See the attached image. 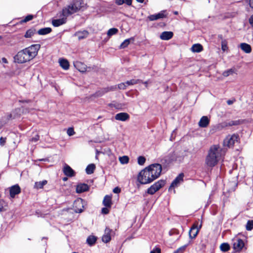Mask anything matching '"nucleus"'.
Masks as SVG:
<instances>
[{
    "instance_id": "79ce46f5",
    "label": "nucleus",
    "mask_w": 253,
    "mask_h": 253,
    "mask_svg": "<svg viewBox=\"0 0 253 253\" xmlns=\"http://www.w3.org/2000/svg\"><path fill=\"white\" fill-rule=\"evenodd\" d=\"M118 31V29L116 28H111L108 31L107 34L109 37H110L113 35H116Z\"/></svg>"
},
{
    "instance_id": "f03ea898",
    "label": "nucleus",
    "mask_w": 253,
    "mask_h": 253,
    "mask_svg": "<svg viewBox=\"0 0 253 253\" xmlns=\"http://www.w3.org/2000/svg\"><path fill=\"white\" fill-rule=\"evenodd\" d=\"M85 6L83 0H74L70 4L64 7L60 12V16H64L68 17L81 10Z\"/></svg>"
},
{
    "instance_id": "bb28decb",
    "label": "nucleus",
    "mask_w": 253,
    "mask_h": 253,
    "mask_svg": "<svg viewBox=\"0 0 253 253\" xmlns=\"http://www.w3.org/2000/svg\"><path fill=\"white\" fill-rule=\"evenodd\" d=\"M75 35L77 36L79 40L86 38L88 35V32L87 31H79L75 33Z\"/></svg>"
},
{
    "instance_id": "9b49d317",
    "label": "nucleus",
    "mask_w": 253,
    "mask_h": 253,
    "mask_svg": "<svg viewBox=\"0 0 253 253\" xmlns=\"http://www.w3.org/2000/svg\"><path fill=\"white\" fill-rule=\"evenodd\" d=\"M201 227H202V223H200L199 227H198V222L195 223L192 225V226L191 227V228L189 232V235L190 238L191 239L195 238L197 236V235L199 231V229L201 228Z\"/></svg>"
},
{
    "instance_id": "6e6552de",
    "label": "nucleus",
    "mask_w": 253,
    "mask_h": 253,
    "mask_svg": "<svg viewBox=\"0 0 253 253\" xmlns=\"http://www.w3.org/2000/svg\"><path fill=\"white\" fill-rule=\"evenodd\" d=\"M165 181L163 180H160L157 182H155L153 185H151L147 189V193L149 194L153 195L157 191H158L161 188L164 186Z\"/></svg>"
},
{
    "instance_id": "0eeeda50",
    "label": "nucleus",
    "mask_w": 253,
    "mask_h": 253,
    "mask_svg": "<svg viewBox=\"0 0 253 253\" xmlns=\"http://www.w3.org/2000/svg\"><path fill=\"white\" fill-rule=\"evenodd\" d=\"M14 59L15 62L18 63H24L30 61L24 49L19 51L14 56Z\"/></svg>"
},
{
    "instance_id": "2eb2a0df",
    "label": "nucleus",
    "mask_w": 253,
    "mask_h": 253,
    "mask_svg": "<svg viewBox=\"0 0 253 253\" xmlns=\"http://www.w3.org/2000/svg\"><path fill=\"white\" fill-rule=\"evenodd\" d=\"M59 16L60 17V18L58 19H53L52 21V24L54 27H59L66 23L67 21V17L66 16H60V12L59 13Z\"/></svg>"
},
{
    "instance_id": "774afa93",
    "label": "nucleus",
    "mask_w": 253,
    "mask_h": 253,
    "mask_svg": "<svg viewBox=\"0 0 253 253\" xmlns=\"http://www.w3.org/2000/svg\"><path fill=\"white\" fill-rule=\"evenodd\" d=\"M67 179V178L66 177H64V178H63V180H64V181H66Z\"/></svg>"
},
{
    "instance_id": "473e14b6",
    "label": "nucleus",
    "mask_w": 253,
    "mask_h": 253,
    "mask_svg": "<svg viewBox=\"0 0 253 253\" xmlns=\"http://www.w3.org/2000/svg\"><path fill=\"white\" fill-rule=\"evenodd\" d=\"M47 181L46 180H44L42 181L36 182L34 185V188L37 189H42L43 187V186L47 184Z\"/></svg>"
},
{
    "instance_id": "69168bd1",
    "label": "nucleus",
    "mask_w": 253,
    "mask_h": 253,
    "mask_svg": "<svg viewBox=\"0 0 253 253\" xmlns=\"http://www.w3.org/2000/svg\"><path fill=\"white\" fill-rule=\"evenodd\" d=\"M138 2L143 3L144 0H136Z\"/></svg>"
},
{
    "instance_id": "8fccbe9b",
    "label": "nucleus",
    "mask_w": 253,
    "mask_h": 253,
    "mask_svg": "<svg viewBox=\"0 0 253 253\" xmlns=\"http://www.w3.org/2000/svg\"><path fill=\"white\" fill-rule=\"evenodd\" d=\"M221 49L223 51L228 49L227 42L225 40H223L221 42Z\"/></svg>"
},
{
    "instance_id": "a211bd4d",
    "label": "nucleus",
    "mask_w": 253,
    "mask_h": 253,
    "mask_svg": "<svg viewBox=\"0 0 253 253\" xmlns=\"http://www.w3.org/2000/svg\"><path fill=\"white\" fill-rule=\"evenodd\" d=\"M183 173H180L172 182L169 190H170L171 188H175L177 187L180 183V182L183 181Z\"/></svg>"
},
{
    "instance_id": "a878e982",
    "label": "nucleus",
    "mask_w": 253,
    "mask_h": 253,
    "mask_svg": "<svg viewBox=\"0 0 253 253\" xmlns=\"http://www.w3.org/2000/svg\"><path fill=\"white\" fill-rule=\"evenodd\" d=\"M240 48L246 53H250L252 51V48L250 44L246 43H242L240 44Z\"/></svg>"
},
{
    "instance_id": "7c9ffc66",
    "label": "nucleus",
    "mask_w": 253,
    "mask_h": 253,
    "mask_svg": "<svg viewBox=\"0 0 253 253\" xmlns=\"http://www.w3.org/2000/svg\"><path fill=\"white\" fill-rule=\"evenodd\" d=\"M51 31L52 30L51 28L46 27L39 30L37 33L40 35H45L50 33Z\"/></svg>"
},
{
    "instance_id": "f3484780",
    "label": "nucleus",
    "mask_w": 253,
    "mask_h": 253,
    "mask_svg": "<svg viewBox=\"0 0 253 253\" xmlns=\"http://www.w3.org/2000/svg\"><path fill=\"white\" fill-rule=\"evenodd\" d=\"M116 88V87L115 86H110L102 88L101 89L96 91L94 94V96L96 97H101L106 93L110 91H112Z\"/></svg>"
},
{
    "instance_id": "49530a36",
    "label": "nucleus",
    "mask_w": 253,
    "mask_h": 253,
    "mask_svg": "<svg viewBox=\"0 0 253 253\" xmlns=\"http://www.w3.org/2000/svg\"><path fill=\"white\" fill-rule=\"evenodd\" d=\"M140 82V80H139L132 79L130 81H126V84L127 86H128V85H133V84H138Z\"/></svg>"
},
{
    "instance_id": "c756f323",
    "label": "nucleus",
    "mask_w": 253,
    "mask_h": 253,
    "mask_svg": "<svg viewBox=\"0 0 253 253\" xmlns=\"http://www.w3.org/2000/svg\"><path fill=\"white\" fill-rule=\"evenodd\" d=\"M59 64L61 67L64 70H67L69 67V63L67 60L65 59H59Z\"/></svg>"
},
{
    "instance_id": "f257e3e1",
    "label": "nucleus",
    "mask_w": 253,
    "mask_h": 253,
    "mask_svg": "<svg viewBox=\"0 0 253 253\" xmlns=\"http://www.w3.org/2000/svg\"><path fill=\"white\" fill-rule=\"evenodd\" d=\"M225 153V149L220 145H212L210 147L206 158V165L210 167H214L219 161L223 158Z\"/></svg>"
},
{
    "instance_id": "412c9836",
    "label": "nucleus",
    "mask_w": 253,
    "mask_h": 253,
    "mask_svg": "<svg viewBox=\"0 0 253 253\" xmlns=\"http://www.w3.org/2000/svg\"><path fill=\"white\" fill-rule=\"evenodd\" d=\"M210 120L208 116H203L198 122V126L200 127H207L210 124Z\"/></svg>"
},
{
    "instance_id": "c85d7f7f",
    "label": "nucleus",
    "mask_w": 253,
    "mask_h": 253,
    "mask_svg": "<svg viewBox=\"0 0 253 253\" xmlns=\"http://www.w3.org/2000/svg\"><path fill=\"white\" fill-rule=\"evenodd\" d=\"M103 203L106 207L110 208L112 205L111 197L106 195L104 198Z\"/></svg>"
},
{
    "instance_id": "5fc2aeb1",
    "label": "nucleus",
    "mask_w": 253,
    "mask_h": 253,
    "mask_svg": "<svg viewBox=\"0 0 253 253\" xmlns=\"http://www.w3.org/2000/svg\"><path fill=\"white\" fill-rule=\"evenodd\" d=\"M150 253H161V249L159 248H155L150 252Z\"/></svg>"
},
{
    "instance_id": "20e7f679",
    "label": "nucleus",
    "mask_w": 253,
    "mask_h": 253,
    "mask_svg": "<svg viewBox=\"0 0 253 253\" xmlns=\"http://www.w3.org/2000/svg\"><path fill=\"white\" fill-rule=\"evenodd\" d=\"M150 172L152 179L155 180L159 177L162 172V166L159 164H153L146 167Z\"/></svg>"
},
{
    "instance_id": "39448f33",
    "label": "nucleus",
    "mask_w": 253,
    "mask_h": 253,
    "mask_svg": "<svg viewBox=\"0 0 253 253\" xmlns=\"http://www.w3.org/2000/svg\"><path fill=\"white\" fill-rule=\"evenodd\" d=\"M41 47L40 44H33L28 47L24 49L30 60L33 59L38 54Z\"/></svg>"
},
{
    "instance_id": "680f3d73",
    "label": "nucleus",
    "mask_w": 253,
    "mask_h": 253,
    "mask_svg": "<svg viewBox=\"0 0 253 253\" xmlns=\"http://www.w3.org/2000/svg\"><path fill=\"white\" fill-rule=\"evenodd\" d=\"M0 62L5 64L8 63L7 59L5 57L2 58L1 61H0Z\"/></svg>"
},
{
    "instance_id": "c03bdc74",
    "label": "nucleus",
    "mask_w": 253,
    "mask_h": 253,
    "mask_svg": "<svg viewBox=\"0 0 253 253\" xmlns=\"http://www.w3.org/2000/svg\"><path fill=\"white\" fill-rule=\"evenodd\" d=\"M119 161L122 164H126L129 162V158L127 156H124L119 158Z\"/></svg>"
},
{
    "instance_id": "052dcab7",
    "label": "nucleus",
    "mask_w": 253,
    "mask_h": 253,
    "mask_svg": "<svg viewBox=\"0 0 253 253\" xmlns=\"http://www.w3.org/2000/svg\"><path fill=\"white\" fill-rule=\"evenodd\" d=\"M249 23L253 28V16H251L249 19Z\"/></svg>"
},
{
    "instance_id": "bf43d9fd",
    "label": "nucleus",
    "mask_w": 253,
    "mask_h": 253,
    "mask_svg": "<svg viewBox=\"0 0 253 253\" xmlns=\"http://www.w3.org/2000/svg\"><path fill=\"white\" fill-rule=\"evenodd\" d=\"M120 192H121V189L118 187H115L113 189V192L115 193L118 194V193H119Z\"/></svg>"
},
{
    "instance_id": "393cba45",
    "label": "nucleus",
    "mask_w": 253,
    "mask_h": 253,
    "mask_svg": "<svg viewBox=\"0 0 253 253\" xmlns=\"http://www.w3.org/2000/svg\"><path fill=\"white\" fill-rule=\"evenodd\" d=\"M74 66L80 72L84 73L86 71V66L81 62H75Z\"/></svg>"
},
{
    "instance_id": "5701e85b",
    "label": "nucleus",
    "mask_w": 253,
    "mask_h": 253,
    "mask_svg": "<svg viewBox=\"0 0 253 253\" xmlns=\"http://www.w3.org/2000/svg\"><path fill=\"white\" fill-rule=\"evenodd\" d=\"M173 36V34L171 31H165L161 33L160 38L162 40L168 41L171 39Z\"/></svg>"
},
{
    "instance_id": "4468645a",
    "label": "nucleus",
    "mask_w": 253,
    "mask_h": 253,
    "mask_svg": "<svg viewBox=\"0 0 253 253\" xmlns=\"http://www.w3.org/2000/svg\"><path fill=\"white\" fill-rule=\"evenodd\" d=\"M226 127L225 123H220L212 126L210 130V133L213 134L217 131H221L224 127Z\"/></svg>"
},
{
    "instance_id": "aec40b11",
    "label": "nucleus",
    "mask_w": 253,
    "mask_h": 253,
    "mask_svg": "<svg viewBox=\"0 0 253 253\" xmlns=\"http://www.w3.org/2000/svg\"><path fill=\"white\" fill-rule=\"evenodd\" d=\"M130 118L129 115L125 112H121L117 114L115 116V119L117 121L125 122L129 120Z\"/></svg>"
},
{
    "instance_id": "de8ad7c7",
    "label": "nucleus",
    "mask_w": 253,
    "mask_h": 253,
    "mask_svg": "<svg viewBox=\"0 0 253 253\" xmlns=\"http://www.w3.org/2000/svg\"><path fill=\"white\" fill-rule=\"evenodd\" d=\"M146 159L143 156H139L137 158V163L138 165L143 166L145 163Z\"/></svg>"
},
{
    "instance_id": "f704fd0d",
    "label": "nucleus",
    "mask_w": 253,
    "mask_h": 253,
    "mask_svg": "<svg viewBox=\"0 0 253 253\" xmlns=\"http://www.w3.org/2000/svg\"><path fill=\"white\" fill-rule=\"evenodd\" d=\"M95 169V166L94 164H91L88 165L85 169L86 173L88 174H91L93 173L94 170Z\"/></svg>"
},
{
    "instance_id": "6ab92c4d",
    "label": "nucleus",
    "mask_w": 253,
    "mask_h": 253,
    "mask_svg": "<svg viewBox=\"0 0 253 253\" xmlns=\"http://www.w3.org/2000/svg\"><path fill=\"white\" fill-rule=\"evenodd\" d=\"M63 171L64 174L68 177H72L75 175L74 170L66 164L64 165Z\"/></svg>"
},
{
    "instance_id": "4c0bfd02",
    "label": "nucleus",
    "mask_w": 253,
    "mask_h": 253,
    "mask_svg": "<svg viewBox=\"0 0 253 253\" xmlns=\"http://www.w3.org/2000/svg\"><path fill=\"white\" fill-rule=\"evenodd\" d=\"M235 72V68H231L230 69H228L227 70H226L224 71L222 73V75L224 77H227L230 75H233Z\"/></svg>"
},
{
    "instance_id": "13d9d810",
    "label": "nucleus",
    "mask_w": 253,
    "mask_h": 253,
    "mask_svg": "<svg viewBox=\"0 0 253 253\" xmlns=\"http://www.w3.org/2000/svg\"><path fill=\"white\" fill-rule=\"evenodd\" d=\"M39 139V136L38 135H36L35 137H33L31 138V141L33 142H36Z\"/></svg>"
},
{
    "instance_id": "0e129e2a",
    "label": "nucleus",
    "mask_w": 253,
    "mask_h": 253,
    "mask_svg": "<svg viewBox=\"0 0 253 253\" xmlns=\"http://www.w3.org/2000/svg\"><path fill=\"white\" fill-rule=\"evenodd\" d=\"M250 6L253 8V0H250Z\"/></svg>"
},
{
    "instance_id": "dca6fc26",
    "label": "nucleus",
    "mask_w": 253,
    "mask_h": 253,
    "mask_svg": "<svg viewBox=\"0 0 253 253\" xmlns=\"http://www.w3.org/2000/svg\"><path fill=\"white\" fill-rule=\"evenodd\" d=\"M21 192V188L18 184H15L9 187L10 196L11 198H14L15 195L19 194Z\"/></svg>"
},
{
    "instance_id": "58836bf2",
    "label": "nucleus",
    "mask_w": 253,
    "mask_h": 253,
    "mask_svg": "<svg viewBox=\"0 0 253 253\" xmlns=\"http://www.w3.org/2000/svg\"><path fill=\"white\" fill-rule=\"evenodd\" d=\"M220 249L222 252H227L230 250V246L228 243H223L220 245Z\"/></svg>"
},
{
    "instance_id": "4be33fe9",
    "label": "nucleus",
    "mask_w": 253,
    "mask_h": 253,
    "mask_svg": "<svg viewBox=\"0 0 253 253\" xmlns=\"http://www.w3.org/2000/svg\"><path fill=\"white\" fill-rule=\"evenodd\" d=\"M112 232V230L109 228L106 227L105 230L104 234L103 235L102 237V240L104 243H108L110 242L111 239V233Z\"/></svg>"
},
{
    "instance_id": "cd10ccee",
    "label": "nucleus",
    "mask_w": 253,
    "mask_h": 253,
    "mask_svg": "<svg viewBox=\"0 0 253 253\" xmlns=\"http://www.w3.org/2000/svg\"><path fill=\"white\" fill-rule=\"evenodd\" d=\"M177 160V157L175 153H172L169 154L166 157V161L168 163H170L173 161H176Z\"/></svg>"
},
{
    "instance_id": "3c124183",
    "label": "nucleus",
    "mask_w": 253,
    "mask_h": 253,
    "mask_svg": "<svg viewBox=\"0 0 253 253\" xmlns=\"http://www.w3.org/2000/svg\"><path fill=\"white\" fill-rule=\"evenodd\" d=\"M187 245H184L178 249H177L173 253H183L185 250Z\"/></svg>"
},
{
    "instance_id": "37998d69",
    "label": "nucleus",
    "mask_w": 253,
    "mask_h": 253,
    "mask_svg": "<svg viewBox=\"0 0 253 253\" xmlns=\"http://www.w3.org/2000/svg\"><path fill=\"white\" fill-rule=\"evenodd\" d=\"M241 121L240 120H236V121H231L228 123H225L226 125V126H237L240 124Z\"/></svg>"
},
{
    "instance_id": "6e6d98bb",
    "label": "nucleus",
    "mask_w": 253,
    "mask_h": 253,
    "mask_svg": "<svg viewBox=\"0 0 253 253\" xmlns=\"http://www.w3.org/2000/svg\"><path fill=\"white\" fill-rule=\"evenodd\" d=\"M102 213H103V214H107L109 213V210L107 209V208H103L102 209Z\"/></svg>"
},
{
    "instance_id": "864d4df0",
    "label": "nucleus",
    "mask_w": 253,
    "mask_h": 253,
    "mask_svg": "<svg viewBox=\"0 0 253 253\" xmlns=\"http://www.w3.org/2000/svg\"><path fill=\"white\" fill-rule=\"evenodd\" d=\"M127 86L126 82L118 84V88L120 89H125Z\"/></svg>"
},
{
    "instance_id": "1a4fd4ad",
    "label": "nucleus",
    "mask_w": 253,
    "mask_h": 253,
    "mask_svg": "<svg viewBox=\"0 0 253 253\" xmlns=\"http://www.w3.org/2000/svg\"><path fill=\"white\" fill-rule=\"evenodd\" d=\"M18 111H19V110L16 109L11 113L8 114L3 117L0 121V128H1L9 120L16 118L17 117V112Z\"/></svg>"
},
{
    "instance_id": "b1692460",
    "label": "nucleus",
    "mask_w": 253,
    "mask_h": 253,
    "mask_svg": "<svg viewBox=\"0 0 253 253\" xmlns=\"http://www.w3.org/2000/svg\"><path fill=\"white\" fill-rule=\"evenodd\" d=\"M88 189L89 186L87 184L85 183H80L77 186L76 192L78 193H81L87 191Z\"/></svg>"
},
{
    "instance_id": "ea45409f",
    "label": "nucleus",
    "mask_w": 253,
    "mask_h": 253,
    "mask_svg": "<svg viewBox=\"0 0 253 253\" xmlns=\"http://www.w3.org/2000/svg\"><path fill=\"white\" fill-rule=\"evenodd\" d=\"M96 241V237L94 236H89L86 240L87 244L90 246L93 245Z\"/></svg>"
},
{
    "instance_id": "72a5a7b5",
    "label": "nucleus",
    "mask_w": 253,
    "mask_h": 253,
    "mask_svg": "<svg viewBox=\"0 0 253 253\" xmlns=\"http://www.w3.org/2000/svg\"><path fill=\"white\" fill-rule=\"evenodd\" d=\"M36 33V29L34 28H31L29 30H28L25 35L24 37L26 38H31L33 35H34Z\"/></svg>"
},
{
    "instance_id": "ddd939ff",
    "label": "nucleus",
    "mask_w": 253,
    "mask_h": 253,
    "mask_svg": "<svg viewBox=\"0 0 253 253\" xmlns=\"http://www.w3.org/2000/svg\"><path fill=\"white\" fill-rule=\"evenodd\" d=\"M167 17L166 10H162L159 13L155 14L150 15L148 17L150 21H155L159 19H162Z\"/></svg>"
},
{
    "instance_id": "2f4dec72",
    "label": "nucleus",
    "mask_w": 253,
    "mask_h": 253,
    "mask_svg": "<svg viewBox=\"0 0 253 253\" xmlns=\"http://www.w3.org/2000/svg\"><path fill=\"white\" fill-rule=\"evenodd\" d=\"M191 50L193 52H200L203 50V46L199 43L194 44L191 47Z\"/></svg>"
},
{
    "instance_id": "9d476101",
    "label": "nucleus",
    "mask_w": 253,
    "mask_h": 253,
    "mask_svg": "<svg viewBox=\"0 0 253 253\" xmlns=\"http://www.w3.org/2000/svg\"><path fill=\"white\" fill-rule=\"evenodd\" d=\"M74 211L77 213H81L84 211V200L81 198L76 200L73 204Z\"/></svg>"
},
{
    "instance_id": "e433bc0d",
    "label": "nucleus",
    "mask_w": 253,
    "mask_h": 253,
    "mask_svg": "<svg viewBox=\"0 0 253 253\" xmlns=\"http://www.w3.org/2000/svg\"><path fill=\"white\" fill-rule=\"evenodd\" d=\"M115 3L118 5H121L125 3L128 5H131L132 3V0H116Z\"/></svg>"
},
{
    "instance_id": "c9c22d12",
    "label": "nucleus",
    "mask_w": 253,
    "mask_h": 253,
    "mask_svg": "<svg viewBox=\"0 0 253 253\" xmlns=\"http://www.w3.org/2000/svg\"><path fill=\"white\" fill-rule=\"evenodd\" d=\"M133 40V38H132L125 40L120 45V48L123 49L126 47L130 43V41Z\"/></svg>"
},
{
    "instance_id": "a18cd8bd",
    "label": "nucleus",
    "mask_w": 253,
    "mask_h": 253,
    "mask_svg": "<svg viewBox=\"0 0 253 253\" xmlns=\"http://www.w3.org/2000/svg\"><path fill=\"white\" fill-rule=\"evenodd\" d=\"M34 18V16L32 14H29V15H28L27 16H26L25 17V18L24 19H23V20H22L21 21H20V23H26L29 21H31Z\"/></svg>"
},
{
    "instance_id": "7ed1b4c3",
    "label": "nucleus",
    "mask_w": 253,
    "mask_h": 253,
    "mask_svg": "<svg viewBox=\"0 0 253 253\" xmlns=\"http://www.w3.org/2000/svg\"><path fill=\"white\" fill-rule=\"evenodd\" d=\"M137 180L142 184L150 183L154 181V179H152L150 172L147 168H145L139 172Z\"/></svg>"
},
{
    "instance_id": "e2e57ef3",
    "label": "nucleus",
    "mask_w": 253,
    "mask_h": 253,
    "mask_svg": "<svg viewBox=\"0 0 253 253\" xmlns=\"http://www.w3.org/2000/svg\"><path fill=\"white\" fill-rule=\"evenodd\" d=\"M234 101H235V100H228L227 101V103L228 105H230L234 103Z\"/></svg>"
},
{
    "instance_id": "09e8293b",
    "label": "nucleus",
    "mask_w": 253,
    "mask_h": 253,
    "mask_svg": "<svg viewBox=\"0 0 253 253\" xmlns=\"http://www.w3.org/2000/svg\"><path fill=\"white\" fill-rule=\"evenodd\" d=\"M246 229L248 231H251L253 228V220H249L246 224Z\"/></svg>"
},
{
    "instance_id": "4d7b16f0",
    "label": "nucleus",
    "mask_w": 253,
    "mask_h": 253,
    "mask_svg": "<svg viewBox=\"0 0 253 253\" xmlns=\"http://www.w3.org/2000/svg\"><path fill=\"white\" fill-rule=\"evenodd\" d=\"M6 141V138L1 137L0 138V144L1 145H4Z\"/></svg>"
},
{
    "instance_id": "a19ab883",
    "label": "nucleus",
    "mask_w": 253,
    "mask_h": 253,
    "mask_svg": "<svg viewBox=\"0 0 253 253\" xmlns=\"http://www.w3.org/2000/svg\"><path fill=\"white\" fill-rule=\"evenodd\" d=\"M7 204L3 200L0 199V212L7 210Z\"/></svg>"
},
{
    "instance_id": "603ef678",
    "label": "nucleus",
    "mask_w": 253,
    "mask_h": 253,
    "mask_svg": "<svg viewBox=\"0 0 253 253\" xmlns=\"http://www.w3.org/2000/svg\"><path fill=\"white\" fill-rule=\"evenodd\" d=\"M67 134L69 135V136H72L74 134H75V131H74V130L73 129V128L72 127H69L68 129H67Z\"/></svg>"
},
{
    "instance_id": "423d86ee",
    "label": "nucleus",
    "mask_w": 253,
    "mask_h": 253,
    "mask_svg": "<svg viewBox=\"0 0 253 253\" xmlns=\"http://www.w3.org/2000/svg\"><path fill=\"white\" fill-rule=\"evenodd\" d=\"M238 136L237 134L229 135L224 139L223 145L229 148L232 147L235 142H238Z\"/></svg>"
},
{
    "instance_id": "338daca9",
    "label": "nucleus",
    "mask_w": 253,
    "mask_h": 253,
    "mask_svg": "<svg viewBox=\"0 0 253 253\" xmlns=\"http://www.w3.org/2000/svg\"><path fill=\"white\" fill-rule=\"evenodd\" d=\"M173 13L175 15H177L178 14V12L177 11H175L173 12Z\"/></svg>"
},
{
    "instance_id": "f8f14e48",
    "label": "nucleus",
    "mask_w": 253,
    "mask_h": 253,
    "mask_svg": "<svg viewBox=\"0 0 253 253\" xmlns=\"http://www.w3.org/2000/svg\"><path fill=\"white\" fill-rule=\"evenodd\" d=\"M245 246L244 241L239 238H235L233 240V247L236 252L241 251Z\"/></svg>"
}]
</instances>
